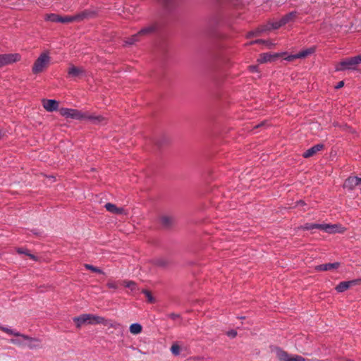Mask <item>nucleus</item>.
Segmentation results:
<instances>
[{
    "label": "nucleus",
    "instance_id": "obj_11",
    "mask_svg": "<svg viewBox=\"0 0 361 361\" xmlns=\"http://www.w3.org/2000/svg\"><path fill=\"white\" fill-rule=\"evenodd\" d=\"M340 267L339 262L326 263L319 264L315 267L314 269L317 271H326L332 269H336Z\"/></svg>",
    "mask_w": 361,
    "mask_h": 361
},
{
    "label": "nucleus",
    "instance_id": "obj_14",
    "mask_svg": "<svg viewBox=\"0 0 361 361\" xmlns=\"http://www.w3.org/2000/svg\"><path fill=\"white\" fill-rule=\"evenodd\" d=\"M0 330L5 332L6 334H7L8 335H12L16 337H21V338H23V339H29V336H27L25 334H20V332L16 331L11 329V328H8L7 326L0 325Z\"/></svg>",
    "mask_w": 361,
    "mask_h": 361
},
{
    "label": "nucleus",
    "instance_id": "obj_22",
    "mask_svg": "<svg viewBox=\"0 0 361 361\" xmlns=\"http://www.w3.org/2000/svg\"><path fill=\"white\" fill-rule=\"evenodd\" d=\"M104 207L107 211L113 214H121L123 211L122 208H118L115 204L112 203H106Z\"/></svg>",
    "mask_w": 361,
    "mask_h": 361
},
{
    "label": "nucleus",
    "instance_id": "obj_30",
    "mask_svg": "<svg viewBox=\"0 0 361 361\" xmlns=\"http://www.w3.org/2000/svg\"><path fill=\"white\" fill-rule=\"evenodd\" d=\"M284 25V23H282V20L280 18L279 20L271 23V26L273 29H278Z\"/></svg>",
    "mask_w": 361,
    "mask_h": 361
},
{
    "label": "nucleus",
    "instance_id": "obj_48",
    "mask_svg": "<svg viewBox=\"0 0 361 361\" xmlns=\"http://www.w3.org/2000/svg\"><path fill=\"white\" fill-rule=\"evenodd\" d=\"M262 125H263L262 123L260 124V125H257V127H259V126H262Z\"/></svg>",
    "mask_w": 361,
    "mask_h": 361
},
{
    "label": "nucleus",
    "instance_id": "obj_38",
    "mask_svg": "<svg viewBox=\"0 0 361 361\" xmlns=\"http://www.w3.org/2000/svg\"><path fill=\"white\" fill-rule=\"evenodd\" d=\"M263 30H257V32H250L248 34H247V37H253L254 35H255V34L257 32H262Z\"/></svg>",
    "mask_w": 361,
    "mask_h": 361
},
{
    "label": "nucleus",
    "instance_id": "obj_10",
    "mask_svg": "<svg viewBox=\"0 0 361 361\" xmlns=\"http://www.w3.org/2000/svg\"><path fill=\"white\" fill-rule=\"evenodd\" d=\"M45 67V52H42L38 59L35 61L32 67V72L38 73L43 71Z\"/></svg>",
    "mask_w": 361,
    "mask_h": 361
},
{
    "label": "nucleus",
    "instance_id": "obj_12",
    "mask_svg": "<svg viewBox=\"0 0 361 361\" xmlns=\"http://www.w3.org/2000/svg\"><path fill=\"white\" fill-rule=\"evenodd\" d=\"M324 145L323 144H317V145L312 146V147H310V149H308L307 150H306L303 153L302 156L305 158L311 157L313 155H314L317 152L322 150L324 149Z\"/></svg>",
    "mask_w": 361,
    "mask_h": 361
},
{
    "label": "nucleus",
    "instance_id": "obj_1",
    "mask_svg": "<svg viewBox=\"0 0 361 361\" xmlns=\"http://www.w3.org/2000/svg\"><path fill=\"white\" fill-rule=\"evenodd\" d=\"M73 320L78 329H80L85 324L92 325L102 324L105 326L109 325L111 327L115 326L113 324H110V321L104 317L92 314H82L78 317H73Z\"/></svg>",
    "mask_w": 361,
    "mask_h": 361
},
{
    "label": "nucleus",
    "instance_id": "obj_9",
    "mask_svg": "<svg viewBox=\"0 0 361 361\" xmlns=\"http://www.w3.org/2000/svg\"><path fill=\"white\" fill-rule=\"evenodd\" d=\"M82 120H87L94 124H100L105 121V118L102 115L90 114L87 112H83Z\"/></svg>",
    "mask_w": 361,
    "mask_h": 361
},
{
    "label": "nucleus",
    "instance_id": "obj_13",
    "mask_svg": "<svg viewBox=\"0 0 361 361\" xmlns=\"http://www.w3.org/2000/svg\"><path fill=\"white\" fill-rule=\"evenodd\" d=\"M87 16L85 13H82L79 15L69 16H61L59 17V22L62 23H68L73 22L74 20H77L78 19H83Z\"/></svg>",
    "mask_w": 361,
    "mask_h": 361
},
{
    "label": "nucleus",
    "instance_id": "obj_15",
    "mask_svg": "<svg viewBox=\"0 0 361 361\" xmlns=\"http://www.w3.org/2000/svg\"><path fill=\"white\" fill-rule=\"evenodd\" d=\"M358 185L357 177L353 176L347 178L344 183L343 187L349 190H353Z\"/></svg>",
    "mask_w": 361,
    "mask_h": 361
},
{
    "label": "nucleus",
    "instance_id": "obj_8",
    "mask_svg": "<svg viewBox=\"0 0 361 361\" xmlns=\"http://www.w3.org/2000/svg\"><path fill=\"white\" fill-rule=\"evenodd\" d=\"M68 78L75 80L85 75V71L81 67L71 66L68 69Z\"/></svg>",
    "mask_w": 361,
    "mask_h": 361
},
{
    "label": "nucleus",
    "instance_id": "obj_39",
    "mask_svg": "<svg viewBox=\"0 0 361 361\" xmlns=\"http://www.w3.org/2000/svg\"><path fill=\"white\" fill-rule=\"evenodd\" d=\"M305 205V203L303 200H299L296 202L295 207H300Z\"/></svg>",
    "mask_w": 361,
    "mask_h": 361
},
{
    "label": "nucleus",
    "instance_id": "obj_17",
    "mask_svg": "<svg viewBox=\"0 0 361 361\" xmlns=\"http://www.w3.org/2000/svg\"><path fill=\"white\" fill-rule=\"evenodd\" d=\"M315 51L314 47H310L308 49H306L305 50H302L295 54H294L293 57H298V59H303L307 57V56L313 54Z\"/></svg>",
    "mask_w": 361,
    "mask_h": 361
},
{
    "label": "nucleus",
    "instance_id": "obj_3",
    "mask_svg": "<svg viewBox=\"0 0 361 361\" xmlns=\"http://www.w3.org/2000/svg\"><path fill=\"white\" fill-rule=\"evenodd\" d=\"M339 228L340 226L338 224L314 223H307L302 226V228L305 231L319 229L328 233H341V231L338 229Z\"/></svg>",
    "mask_w": 361,
    "mask_h": 361
},
{
    "label": "nucleus",
    "instance_id": "obj_34",
    "mask_svg": "<svg viewBox=\"0 0 361 361\" xmlns=\"http://www.w3.org/2000/svg\"><path fill=\"white\" fill-rule=\"evenodd\" d=\"M106 286L109 288H111V289H117L118 288V284L115 281H109L106 283Z\"/></svg>",
    "mask_w": 361,
    "mask_h": 361
},
{
    "label": "nucleus",
    "instance_id": "obj_35",
    "mask_svg": "<svg viewBox=\"0 0 361 361\" xmlns=\"http://www.w3.org/2000/svg\"><path fill=\"white\" fill-rule=\"evenodd\" d=\"M263 44L268 45L269 43H268V42L263 40V39H257V40L250 42V44Z\"/></svg>",
    "mask_w": 361,
    "mask_h": 361
},
{
    "label": "nucleus",
    "instance_id": "obj_46",
    "mask_svg": "<svg viewBox=\"0 0 361 361\" xmlns=\"http://www.w3.org/2000/svg\"><path fill=\"white\" fill-rule=\"evenodd\" d=\"M3 135V131L0 128V138L1 137V136Z\"/></svg>",
    "mask_w": 361,
    "mask_h": 361
},
{
    "label": "nucleus",
    "instance_id": "obj_2",
    "mask_svg": "<svg viewBox=\"0 0 361 361\" xmlns=\"http://www.w3.org/2000/svg\"><path fill=\"white\" fill-rule=\"evenodd\" d=\"M361 63V54L354 57L346 58L335 66L336 71H354L357 66Z\"/></svg>",
    "mask_w": 361,
    "mask_h": 361
},
{
    "label": "nucleus",
    "instance_id": "obj_24",
    "mask_svg": "<svg viewBox=\"0 0 361 361\" xmlns=\"http://www.w3.org/2000/svg\"><path fill=\"white\" fill-rule=\"evenodd\" d=\"M17 252L20 255H25L28 256L30 259L33 260H36V257L32 254L30 253L28 250L23 247H19L16 250Z\"/></svg>",
    "mask_w": 361,
    "mask_h": 361
},
{
    "label": "nucleus",
    "instance_id": "obj_41",
    "mask_svg": "<svg viewBox=\"0 0 361 361\" xmlns=\"http://www.w3.org/2000/svg\"><path fill=\"white\" fill-rule=\"evenodd\" d=\"M343 85H344V82L340 81L335 87L336 89H339V88L342 87L343 86Z\"/></svg>",
    "mask_w": 361,
    "mask_h": 361
},
{
    "label": "nucleus",
    "instance_id": "obj_32",
    "mask_svg": "<svg viewBox=\"0 0 361 361\" xmlns=\"http://www.w3.org/2000/svg\"><path fill=\"white\" fill-rule=\"evenodd\" d=\"M143 293L146 295V297L149 302H154V298L149 291H148L147 290H144Z\"/></svg>",
    "mask_w": 361,
    "mask_h": 361
},
{
    "label": "nucleus",
    "instance_id": "obj_18",
    "mask_svg": "<svg viewBox=\"0 0 361 361\" xmlns=\"http://www.w3.org/2000/svg\"><path fill=\"white\" fill-rule=\"evenodd\" d=\"M59 108V102L55 99H47V111H54Z\"/></svg>",
    "mask_w": 361,
    "mask_h": 361
},
{
    "label": "nucleus",
    "instance_id": "obj_19",
    "mask_svg": "<svg viewBox=\"0 0 361 361\" xmlns=\"http://www.w3.org/2000/svg\"><path fill=\"white\" fill-rule=\"evenodd\" d=\"M157 29V27L155 25H149V26H147V27L141 29L138 32V34L140 36L149 35V34L154 32Z\"/></svg>",
    "mask_w": 361,
    "mask_h": 361
},
{
    "label": "nucleus",
    "instance_id": "obj_47",
    "mask_svg": "<svg viewBox=\"0 0 361 361\" xmlns=\"http://www.w3.org/2000/svg\"><path fill=\"white\" fill-rule=\"evenodd\" d=\"M46 60H47V64L49 62V58L48 56V55L47 54V58H46Z\"/></svg>",
    "mask_w": 361,
    "mask_h": 361
},
{
    "label": "nucleus",
    "instance_id": "obj_27",
    "mask_svg": "<svg viewBox=\"0 0 361 361\" xmlns=\"http://www.w3.org/2000/svg\"><path fill=\"white\" fill-rule=\"evenodd\" d=\"M154 263L157 266L164 267L169 264V261L164 258H159L155 260Z\"/></svg>",
    "mask_w": 361,
    "mask_h": 361
},
{
    "label": "nucleus",
    "instance_id": "obj_25",
    "mask_svg": "<svg viewBox=\"0 0 361 361\" xmlns=\"http://www.w3.org/2000/svg\"><path fill=\"white\" fill-rule=\"evenodd\" d=\"M140 37V35L137 32V33L132 35L130 37L128 38L125 41V43L128 45H132L139 40Z\"/></svg>",
    "mask_w": 361,
    "mask_h": 361
},
{
    "label": "nucleus",
    "instance_id": "obj_33",
    "mask_svg": "<svg viewBox=\"0 0 361 361\" xmlns=\"http://www.w3.org/2000/svg\"><path fill=\"white\" fill-rule=\"evenodd\" d=\"M271 59V56L268 54H264L262 56V58L260 59L261 62H267L270 61Z\"/></svg>",
    "mask_w": 361,
    "mask_h": 361
},
{
    "label": "nucleus",
    "instance_id": "obj_5",
    "mask_svg": "<svg viewBox=\"0 0 361 361\" xmlns=\"http://www.w3.org/2000/svg\"><path fill=\"white\" fill-rule=\"evenodd\" d=\"M37 340L29 337V339H23L21 337H16L10 340V343L20 347H28L29 348H36L38 345L35 343Z\"/></svg>",
    "mask_w": 361,
    "mask_h": 361
},
{
    "label": "nucleus",
    "instance_id": "obj_44",
    "mask_svg": "<svg viewBox=\"0 0 361 361\" xmlns=\"http://www.w3.org/2000/svg\"><path fill=\"white\" fill-rule=\"evenodd\" d=\"M42 103L43 107L45 108V99H42Z\"/></svg>",
    "mask_w": 361,
    "mask_h": 361
},
{
    "label": "nucleus",
    "instance_id": "obj_16",
    "mask_svg": "<svg viewBox=\"0 0 361 361\" xmlns=\"http://www.w3.org/2000/svg\"><path fill=\"white\" fill-rule=\"evenodd\" d=\"M353 283H354L353 281H342L336 286V290L338 293H343L348 290Z\"/></svg>",
    "mask_w": 361,
    "mask_h": 361
},
{
    "label": "nucleus",
    "instance_id": "obj_7",
    "mask_svg": "<svg viewBox=\"0 0 361 361\" xmlns=\"http://www.w3.org/2000/svg\"><path fill=\"white\" fill-rule=\"evenodd\" d=\"M20 56L18 54H0V67L19 61Z\"/></svg>",
    "mask_w": 361,
    "mask_h": 361
},
{
    "label": "nucleus",
    "instance_id": "obj_21",
    "mask_svg": "<svg viewBox=\"0 0 361 361\" xmlns=\"http://www.w3.org/2000/svg\"><path fill=\"white\" fill-rule=\"evenodd\" d=\"M160 222L164 227L169 228L172 225L173 218L170 216H163L160 218Z\"/></svg>",
    "mask_w": 361,
    "mask_h": 361
},
{
    "label": "nucleus",
    "instance_id": "obj_29",
    "mask_svg": "<svg viewBox=\"0 0 361 361\" xmlns=\"http://www.w3.org/2000/svg\"><path fill=\"white\" fill-rule=\"evenodd\" d=\"M171 351L174 355H178L180 352V348L178 344L174 343L171 347Z\"/></svg>",
    "mask_w": 361,
    "mask_h": 361
},
{
    "label": "nucleus",
    "instance_id": "obj_23",
    "mask_svg": "<svg viewBox=\"0 0 361 361\" xmlns=\"http://www.w3.org/2000/svg\"><path fill=\"white\" fill-rule=\"evenodd\" d=\"M129 329L131 334L137 335L142 332V327L139 323H134L130 326Z\"/></svg>",
    "mask_w": 361,
    "mask_h": 361
},
{
    "label": "nucleus",
    "instance_id": "obj_40",
    "mask_svg": "<svg viewBox=\"0 0 361 361\" xmlns=\"http://www.w3.org/2000/svg\"><path fill=\"white\" fill-rule=\"evenodd\" d=\"M249 68L252 72L257 71V67L256 66H250Z\"/></svg>",
    "mask_w": 361,
    "mask_h": 361
},
{
    "label": "nucleus",
    "instance_id": "obj_20",
    "mask_svg": "<svg viewBox=\"0 0 361 361\" xmlns=\"http://www.w3.org/2000/svg\"><path fill=\"white\" fill-rule=\"evenodd\" d=\"M298 13L296 11H291L289 13L283 16L281 18L282 20V23H284L285 25L288 23L289 22L293 21L295 17L297 16Z\"/></svg>",
    "mask_w": 361,
    "mask_h": 361
},
{
    "label": "nucleus",
    "instance_id": "obj_42",
    "mask_svg": "<svg viewBox=\"0 0 361 361\" xmlns=\"http://www.w3.org/2000/svg\"><path fill=\"white\" fill-rule=\"evenodd\" d=\"M294 54H292V55H290L287 57V59L288 61H291V60H293V59H298V57H293Z\"/></svg>",
    "mask_w": 361,
    "mask_h": 361
},
{
    "label": "nucleus",
    "instance_id": "obj_43",
    "mask_svg": "<svg viewBox=\"0 0 361 361\" xmlns=\"http://www.w3.org/2000/svg\"><path fill=\"white\" fill-rule=\"evenodd\" d=\"M46 178L47 179H49V180H54V177L53 176H46Z\"/></svg>",
    "mask_w": 361,
    "mask_h": 361
},
{
    "label": "nucleus",
    "instance_id": "obj_6",
    "mask_svg": "<svg viewBox=\"0 0 361 361\" xmlns=\"http://www.w3.org/2000/svg\"><path fill=\"white\" fill-rule=\"evenodd\" d=\"M60 114L66 118H71L77 120H82L83 112L77 109L61 108L59 110Z\"/></svg>",
    "mask_w": 361,
    "mask_h": 361
},
{
    "label": "nucleus",
    "instance_id": "obj_37",
    "mask_svg": "<svg viewBox=\"0 0 361 361\" xmlns=\"http://www.w3.org/2000/svg\"><path fill=\"white\" fill-rule=\"evenodd\" d=\"M227 336L231 338H235L237 335V332L235 330H231L226 333Z\"/></svg>",
    "mask_w": 361,
    "mask_h": 361
},
{
    "label": "nucleus",
    "instance_id": "obj_36",
    "mask_svg": "<svg viewBox=\"0 0 361 361\" xmlns=\"http://www.w3.org/2000/svg\"><path fill=\"white\" fill-rule=\"evenodd\" d=\"M167 317L174 321L180 318L179 314L174 313L169 314Z\"/></svg>",
    "mask_w": 361,
    "mask_h": 361
},
{
    "label": "nucleus",
    "instance_id": "obj_26",
    "mask_svg": "<svg viewBox=\"0 0 361 361\" xmlns=\"http://www.w3.org/2000/svg\"><path fill=\"white\" fill-rule=\"evenodd\" d=\"M85 268L87 270L92 271V272H95V273H98V274H104V271L101 269H99L97 267H94L92 264H85Z\"/></svg>",
    "mask_w": 361,
    "mask_h": 361
},
{
    "label": "nucleus",
    "instance_id": "obj_28",
    "mask_svg": "<svg viewBox=\"0 0 361 361\" xmlns=\"http://www.w3.org/2000/svg\"><path fill=\"white\" fill-rule=\"evenodd\" d=\"M59 17H60V16L57 15V14H54V13L49 14V15H47V20L59 23Z\"/></svg>",
    "mask_w": 361,
    "mask_h": 361
},
{
    "label": "nucleus",
    "instance_id": "obj_31",
    "mask_svg": "<svg viewBox=\"0 0 361 361\" xmlns=\"http://www.w3.org/2000/svg\"><path fill=\"white\" fill-rule=\"evenodd\" d=\"M125 286L133 290L135 289L136 283L132 281H129L125 282Z\"/></svg>",
    "mask_w": 361,
    "mask_h": 361
},
{
    "label": "nucleus",
    "instance_id": "obj_4",
    "mask_svg": "<svg viewBox=\"0 0 361 361\" xmlns=\"http://www.w3.org/2000/svg\"><path fill=\"white\" fill-rule=\"evenodd\" d=\"M276 355L280 361H305V359L298 355H291L280 348H276Z\"/></svg>",
    "mask_w": 361,
    "mask_h": 361
},
{
    "label": "nucleus",
    "instance_id": "obj_45",
    "mask_svg": "<svg viewBox=\"0 0 361 361\" xmlns=\"http://www.w3.org/2000/svg\"><path fill=\"white\" fill-rule=\"evenodd\" d=\"M358 185L361 184V178L357 177Z\"/></svg>",
    "mask_w": 361,
    "mask_h": 361
}]
</instances>
